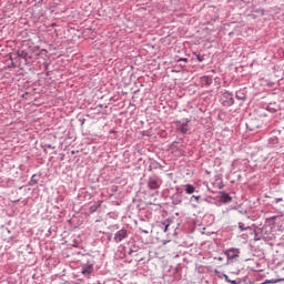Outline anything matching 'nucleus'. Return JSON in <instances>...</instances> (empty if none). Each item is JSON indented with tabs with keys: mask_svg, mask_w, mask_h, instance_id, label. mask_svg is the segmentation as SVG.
Returning a JSON list of instances; mask_svg holds the SVG:
<instances>
[{
	"mask_svg": "<svg viewBox=\"0 0 284 284\" xmlns=\"http://www.w3.org/2000/svg\"><path fill=\"white\" fill-rule=\"evenodd\" d=\"M235 99H237V101H241V91H236Z\"/></svg>",
	"mask_w": 284,
	"mask_h": 284,
	"instance_id": "obj_22",
	"label": "nucleus"
},
{
	"mask_svg": "<svg viewBox=\"0 0 284 284\" xmlns=\"http://www.w3.org/2000/svg\"><path fill=\"white\" fill-rule=\"evenodd\" d=\"M171 148H173V149L179 148V142H176V141L172 142Z\"/></svg>",
	"mask_w": 284,
	"mask_h": 284,
	"instance_id": "obj_25",
	"label": "nucleus"
},
{
	"mask_svg": "<svg viewBox=\"0 0 284 284\" xmlns=\"http://www.w3.org/2000/svg\"><path fill=\"white\" fill-rule=\"evenodd\" d=\"M268 112H276V109L272 108L271 105L267 106Z\"/></svg>",
	"mask_w": 284,
	"mask_h": 284,
	"instance_id": "obj_26",
	"label": "nucleus"
},
{
	"mask_svg": "<svg viewBox=\"0 0 284 284\" xmlns=\"http://www.w3.org/2000/svg\"><path fill=\"white\" fill-rule=\"evenodd\" d=\"M45 150H54V146H52L51 144H44V151Z\"/></svg>",
	"mask_w": 284,
	"mask_h": 284,
	"instance_id": "obj_21",
	"label": "nucleus"
},
{
	"mask_svg": "<svg viewBox=\"0 0 284 284\" xmlns=\"http://www.w3.org/2000/svg\"><path fill=\"white\" fill-rule=\"evenodd\" d=\"M272 283H276V281H274V280H266L262 284H272Z\"/></svg>",
	"mask_w": 284,
	"mask_h": 284,
	"instance_id": "obj_24",
	"label": "nucleus"
},
{
	"mask_svg": "<svg viewBox=\"0 0 284 284\" xmlns=\"http://www.w3.org/2000/svg\"><path fill=\"white\" fill-rule=\"evenodd\" d=\"M239 229L241 230V232H245V230H250V226H245V223L240 222L239 223Z\"/></svg>",
	"mask_w": 284,
	"mask_h": 284,
	"instance_id": "obj_13",
	"label": "nucleus"
},
{
	"mask_svg": "<svg viewBox=\"0 0 284 284\" xmlns=\"http://www.w3.org/2000/svg\"><path fill=\"white\" fill-rule=\"evenodd\" d=\"M130 236V232L126 229H121L115 232L113 241L114 243H123V241L128 240Z\"/></svg>",
	"mask_w": 284,
	"mask_h": 284,
	"instance_id": "obj_4",
	"label": "nucleus"
},
{
	"mask_svg": "<svg viewBox=\"0 0 284 284\" xmlns=\"http://www.w3.org/2000/svg\"><path fill=\"white\" fill-rule=\"evenodd\" d=\"M126 254H129V256H132V254H134V251H132V248H130L129 251H126Z\"/></svg>",
	"mask_w": 284,
	"mask_h": 284,
	"instance_id": "obj_27",
	"label": "nucleus"
},
{
	"mask_svg": "<svg viewBox=\"0 0 284 284\" xmlns=\"http://www.w3.org/2000/svg\"><path fill=\"white\" fill-rule=\"evenodd\" d=\"M174 203L175 205H179V203H181V199L179 197V195L175 196Z\"/></svg>",
	"mask_w": 284,
	"mask_h": 284,
	"instance_id": "obj_23",
	"label": "nucleus"
},
{
	"mask_svg": "<svg viewBox=\"0 0 284 284\" xmlns=\"http://www.w3.org/2000/svg\"><path fill=\"white\" fill-rule=\"evenodd\" d=\"M99 108H103V104H99Z\"/></svg>",
	"mask_w": 284,
	"mask_h": 284,
	"instance_id": "obj_31",
	"label": "nucleus"
},
{
	"mask_svg": "<svg viewBox=\"0 0 284 284\" xmlns=\"http://www.w3.org/2000/svg\"><path fill=\"white\" fill-rule=\"evenodd\" d=\"M163 181L156 175H153L148 180L149 190H159V187H161Z\"/></svg>",
	"mask_w": 284,
	"mask_h": 284,
	"instance_id": "obj_5",
	"label": "nucleus"
},
{
	"mask_svg": "<svg viewBox=\"0 0 284 284\" xmlns=\"http://www.w3.org/2000/svg\"><path fill=\"white\" fill-rule=\"evenodd\" d=\"M282 207H284V203L282 204Z\"/></svg>",
	"mask_w": 284,
	"mask_h": 284,
	"instance_id": "obj_32",
	"label": "nucleus"
},
{
	"mask_svg": "<svg viewBox=\"0 0 284 284\" xmlns=\"http://www.w3.org/2000/svg\"><path fill=\"white\" fill-rule=\"evenodd\" d=\"M97 210H99V206H97V205H91L90 209H89V212H90L91 214H94V212H97Z\"/></svg>",
	"mask_w": 284,
	"mask_h": 284,
	"instance_id": "obj_15",
	"label": "nucleus"
},
{
	"mask_svg": "<svg viewBox=\"0 0 284 284\" xmlns=\"http://www.w3.org/2000/svg\"><path fill=\"white\" fill-rule=\"evenodd\" d=\"M240 250L239 248H229L226 251L227 258H239Z\"/></svg>",
	"mask_w": 284,
	"mask_h": 284,
	"instance_id": "obj_6",
	"label": "nucleus"
},
{
	"mask_svg": "<svg viewBox=\"0 0 284 284\" xmlns=\"http://www.w3.org/2000/svg\"><path fill=\"white\" fill-rule=\"evenodd\" d=\"M191 119H182L175 121V128L176 132L180 134H190V131L192 130V126H190Z\"/></svg>",
	"mask_w": 284,
	"mask_h": 284,
	"instance_id": "obj_1",
	"label": "nucleus"
},
{
	"mask_svg": "<svg viewBox=\"0 0 284 284\" xmlns=\"http://www.w3.org/2000/svg\"><path fill=\"white\" fill-rule=\"evenodd\" d=\"M258 12L263 17L265 14V9H260Z\"/></svg>",
	"mask_w": 284,
	"mask_h": 284,
	"instance_id": "obj_28",
	"label": "nucleus"
},
{
	"mask_svg": "<svg viewBox=\"0 0 284 284\" xmlns=\"http://www.w3.org/2000/svg\"><path fill=\"white\" fill-rule=\"evenodd\" d=\"M226 283L236 284V280H230V276L224 275Z\"/></svg>",
	"mask_w": 284,
	"mask_h": 284,
	"instance_id": "obj_16",
	"label": "nucleus"
},
{
	"mask_svg": "<svg viewBox=\"0 0 284 284\" xmlns=\"http://www.w3.org/2000/svg\"><path fill=\"white\" fill-rule=\"evenodd\" d=\"M254 241H262L263 237L258 235V231H254Z\"/></svg>",
	"mask_w": 284,
	"mask_h": 284,
	"instance_id": "obj_18",
	"label": "nucleus"
},
{
	"mask_svg": "<svg viewBox=\"0 0 284 284\" xmlns=\"http://www.w3.org/2000/svg\"><path fill=\"white\" fill-rule=\"evenodd\" d=\"M275 203H276V205H278V203H281V205H283V203H284V197H275Z\"/></svg>",
	"mask_w": 284,
	"mask_h": 284,
	"instance_id": "obj_17",
	"label": "nucleus"
},
{
	"mask_svg": "<svg viewBox=\"0 0 284 284\" xmlns=\"http://www.w3.org/2000/svg\"><path fill=\"white\" fill-rule=\"evenodd\" d=\"M39 183V180H37V174H33L29 181V185L32 187L33 185H37Z\"/></svg>",
	"mask_w": 284,
	"mask_h": 284,
	"instance_id": "obj_10",
	"label": "nucleus"
},
{
	"mask_svg": "<svg viewBox=\"0 0 284 284\" xmlns=\"http://www.w3.org/2000/svg\"><path fill=\"white\" fill-rule=\"evenodd\" d=\"M168 227H170V222L164 221L161 223V229L163 230V232H168Z\"/></svg>",
	"mask_w": 284,
	"mask_h": 284,
	"instance_id": "obj_12",
	"label": "nucleus"
},
{
	"mask_svg": "<svg viewBox=\"0 0 284 284\" xmlns=\"http://www.w3.org/2000/svg\"><path fill=\"white\" fill-rule=\"evenodd\" d=\"M178 61H184V63H187V58H180Z\"/></svg>",
	"mask_w": 284,
	"mask_h": 284,
	"instance_id": "obj_29",
	"label": "nucleus"
},
{
	"mask_svg": "<svg viewBox=\"0 0 284 284\" xmlns=\"http://www.w3.org/2000/svg\"><path fill=\"white\" fill-rule=\"evenodd\" d=\"M111 192H113V194H116V192H119V186L118 185H112L111 186Z\"/></svg>",
	"mask_w": 284,
	"mask_h": 284,
	"instance_id": "obj_20",
	"label": "nucleus"
},
{
	"mask_svg": "<svg viewBox=\"0 0 284 284\" xmlns=\"http://www.w3.org/2000/svg\"><path fill=\"white\" fill-rule=\"evenodd\" d=\"M221 103L224 108H232V105H234V94L230 91H225L222 94Z\"/></svg>",
	"mask_w": 284,
	"mask_h": 284,
	"instance_id": "obj_2",
	"label": "nucleus"
},
{
	"mask_svg": "<svg viewBox=\"0 0 284 284\" xmlns=\"http://www.w3.org/2000/svg\"><path fill=\"white\" fill-rule=\"evenodd\" d=\"M190 203H201V195H192L190 199Z\"/></svg>",
	"mask_w": 284,
	"mask_h": 284,
	"instance_id": "obj_11",
	"label": "nucleus"
},
{
	"mask_svg": "<svg viewBox=\"0 0 284 284\" xmlns=\"http://www.w3.org/2000/svg\"><path fill=\"white\" fill-rule=\"evenodd\" d=\"M204 81L206 85H212V79H210V77H204Z\"/></svg>",
	"mask_w": 284,
	"mask_h": 284,
	"instance_id": "obj_19",
	"label": "nucleus"
},
{
	"mask_svg": "<svg viewBox=\"0 0 284 284\" xmlns=\"http://www.w3.org/2000/svg\"><path fill=\"white\" fill-rule=\"evenodd\" d=\"M141 232H143V234H150V232L146 230H141Z\"/></svg>",
	"mask_w": 284,
	"mask_h": 284,
	"instance_id": "obj_30",
	"label": "nucleus"
},
{
	"mask_svg": "<svg viewBox=\"0 0 284 284\" xmlns=\"http://www.w3.org/2000/svg\"><path fill=\"white\" fill-rule=\"evenodd\" d=\"M94 272V261H87V263L82 264L81 266V274L85 277H90Z\"/></svg>",
	"mask_w": 284,
	"mask_h": 284,
	"instance_id": "obj_3",
	"label": "nucleus"
},
{
	"mask_svg": "<svg viewBox=\"0 0 284 284\" xmlns=\"http://www.w3.org/2000/svg\"><path fill=\"white\" fill-rule=\"evenodd\" d=\"M278 146V138L272 136L268 139V148H277Z\"/></svg>",
	"mask_w": 284,
	"mask_h": 284,
	"instance_id": "obj_8",
	"label": "nucleus"
},
{
	"mask_svg": "<svg viewBox=\"0 0 284 284\" xmlns=\"http://www.w3.org/2000/svg\"><path fill=\"white\" fill-rule=\"evenodd\" d=\"M232 202V196L227 193H222L220 196V203H231Z\"/></svg>",
	"mask_w": 284,
	"mask_h": 284,
	"instance_id": "obj_7",
	"label": "nucleus"
},
{
	"mask_svg": "<svg viewBox=\"0 0 284 284\" xmlns=\"http://www.w3.org/2000/svg\"><path fill=\"white\" fill-rule=\"evenodd\" d=\"M195 57L200 63H203V61H205V55H201L200 53H196Z\"/></svg>",
	"mask_w": 284,
	"mask_h": 284,
	"instance_id": "obj_14",
	"label": "nucleus"
},
{
	"mask_svg": "<svg viewBox=\"0 0 284 284\" xmlns=\"http://www.w3.org/2000/svg\"><path fill=\"white\" fill-rule=\"evenodd\" d=\"M184 192L185 194H194L196 192V187L192 184H185Z\"/></svg>",
	"mask_w": 284,
	"mask_h": 284,
	"instance_id": "obj_9",
	"label": "nucleus"
},
{
	"mask_svg": "<svg viewBox=\"0 0 284 284\" xmlns=\"http://www.w3.org/2000/svg\"><path fill=\"white\" fill-rule=\"evenodd\" d=\"M283 281H284V278H283Z\"/></svg>",
	"mask_w": 284,
	"mask_h": 284,
	"instance_id": "obj_33",
	"label": "nucleus"
}]
</instances>
